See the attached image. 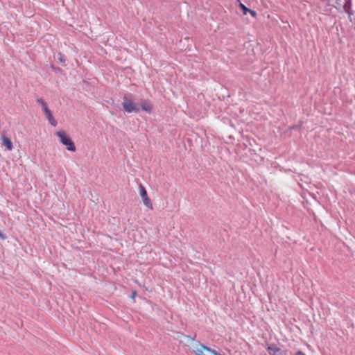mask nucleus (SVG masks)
Segmentation results:
<instances>
[{
	"label": "nucleus",
	"instance_id": "nucleus-9",
	"mask_svg": "<svg viewBox=\"0 0 355 355\" xmlns=\"http://www.w3.org/2000/svg\"><path fill=\"white\" fill-rule=\"evenodd\" d=\"M144 204L148 208L153 209V205L151 203L150 199L147 196L145 198H142Z\"/></svg>",
	"mask_w": 355,
	"mask_h": 355
},
{
	"label": "nucleus",
	"instance_id": "nucleus-17",
	"mask_svg": "<svg viewBox=\"0 0 355 355\" xmlns=\"http://www.w3.org/2000/svg\"><path fill=\"white\" fill-rule=\"evenodd\" d=\"M0 237L2 238V239H4V237L3 236L2 234L0 232Z\"/></svg>",
	"mask_w": 355,
	"mask_h": 355
},
{
	"label": "nucleus",
	"instance_id": "nucleus-14",
	"mask_svg": "<svg viewBox=\"0 0 355 355\" xmlns=\"http://www.w3.org/2000/svg\"><path fill=\"white\" fill-rule=\"evenodd\" d=\"M295 355H306L304 352H302V351H297Z\"/></svg>",
	"mask_w": 355,
	"mask_h": 355
},
{
	"label": "nucleus",
	"instance_id": "nucleus-15",
	"mask_svg": "<svg viewBox=\"0 0 355 355\" xmlns=\"http://www.w3.org/2000/svg\"><path fill=\"white\" fill-rule=\"evenodd\" d=\"M196 337V334H195L193 336H189V338H191L192 340H194Z\"/></svg>",
	"mask_w": 355,
	"mask_h": 355
},
{
	"label": "nucleus",
	"instance_id": "nucleus-6",
	"mask_svg": "<svg viewBox=\"0 0 355 355\" xmlns=\"http://www.w3.org/2000/svg\"><path fill=\"white\" fill-rule=\"evenodd\" d=\"M342 6L343 7L345 12L348 13L349 15H351L353 14L352 11L351 10L352 3H351L350 0L345 1L344 3L342 5Z\"/></svg>",
	"mask_w": 355,
	"mask_h": 355
},
{
	"label": "nucleus",
	"instance_id": "nucleus-8",
	"mask_svg": "<svg viewBox=\"0 0 355 355\" xmlns=\"http://www.w3.org/2000/svg\"><path fill=\"white\" fill-rule=\"evenodd\" d=\"M3 145L6 147V148L9 150H11L13 148V145L11 140L6 137L2 138Z\"/></svg>",
	"mask_w": 355,
	"mask_h": 355
},
{
	"label": "nucleus",
	"instance_id": "nucleus-7",
	"mask_svg": "<svg viewBox=\"0 0 355 355\" xmlns=\"http://www.w3.org/2000/svg\"><path fill=\"white\" fill-rule=\"evenodd\" d=\"M37 103L39 105H41L44 114H45L46 112H49L50 110L49 109V107L47 106V104L44 101V99H42V98H39L37 99Z\"/></svg>",
	"mask_w": 355,
	"mask_h": 355
},
{
	"label": "nucleus",
	"instance_id": "nucleus-10",
	"mask_svg": "<svg viewBox=\"0 0 355 355\" xmlns=\"http://www.w3.org/2000/svg\"><path fill=\"white\" fill-rule=\"evenodd\" d=\"M139 193L141 198L148 196L147 191L142 184H139Z\"/></svg>",
	"mask_w": 355,
	"mask_h": 355
},
{
	"label": "nucleus",
	"instance_id": "nucleus-4",
	"mask_svg": "<svg viewBox=\"0 0 355 355\" xmlns=\"http://www.w3.org/2000/svg\"><path fill=\"white\" fill-rule=\"evenodd\" d=\"M140 105V110L141 109L147 112H150L153 108L151 103L147 100H142Z\"/></svg>",
	"mask_w": 355,
	"mask_h": 355
},
{
	"label": "nucleus",
	"instance_id": "nucleus-16",
	"mask_svg": "<svg viewBox=\"0 0 355 355\" xmlns=\"http://www.w3.org/2000/svg\"><path fill=\"white\" fill-rule=\"evenodd\" d=\"M136 295V291H134L131 295V297L132 298H134L135 297V295Z\"/></svg>",
	"mask_w": 355,
	"mask_h": 355
},
{
	"label": "nucleus",
	"instance_id": "nucleus-3",
	"mask_svg": "<svg viewBox=\"0 0 355 355\" xmlns=\"http://www.w3.org/2000/svg\"><path fill=\"white\" fill-rule=\"evenodd\" d=\"M268 352L270 355H284V352L278 347L275 344L268 345L267 347Z\"/></svg>",
	"mask_w": 355,
	"mask_h": 355
},
{
	"label": "nucleus",
	"instance_id": "nucleus-1",
	"mask_svg": "<svg viewBox=\"0 0 355 355\" xmlns=\"http://www.w3.org/2000/svg\"><path fill=\"white\" fill-rule=\"evenodd\" d=\"M123 100V107L128 113H137L140 111V107L133 102L132 95L131 94H125Z\"/></svg>",
	"mask_w": 355,
	"mask_h": 355
},
{
	"label": "nucleus",
	"instance_id": "nucleus-11",
	"mask_svg": "<svg viewBox=\"0 0 355 355\" xmlns=\"http://www.w3.org/2000/svg\"><path fill=\"white\" fill-rule=\"evenodd\" d=\"M238 1L239 2V7L242 9L243 15H247L248 11H250V9L243 4L239 0H238Z\"/></svg>",
	"mask_w": 355,
	"mask_h": 355
},
{
	"label": "nucleus",
	"instance_id": "nucleus-12",
	"mask_svg": "<svg viewBox=\"0 0 355 355\" xmlns=\"http://www.w3.org/2000/svg\"><path fill=\"white\" fill-rule=\"evenodd\" d=\"M59 60L61 62L64 63L66 61V58L62 54H59Z\"/></svg>",
	"mask_w": 355,
	"mask_h": 355
},
{
	"label": "nucleus",
	"instance_id": "nucleus-5",
	"mask_svg": "<svg viewBox=\"0 0 355 355\" xmlns=\"http://www.w3.org/2000/svg\"><path fill=\"white\" fill-rule=\"evenodd\" d=\"M46 118L47 119V120L49 121V123L52 125V126H56L57 125V121L54 119L52 113H51V111L49 110V112H46L44 114Z\"/></svg>",
	"mask_w": 355,
	"mask_h": 355
},
{
	"label": "nucleus",
	"instance_id": "nucleus-2",
	"mask_svg": "<svg viewBox=\"0 0 355 355\" xmlns=\"http://www.w3.org/2000/svg\"><path fill=\"white\" fill-rule=\"evenodd\" d=\"M56 135L60 139V143L67 147L69 151H75L76 146L71 139L67 135L64 131L60 130L56 132Z\"/></svg>",
	"mask_w": 355,
	"mask_h": 355
},
{
	"label": "nucleus",
	"instance_id": "nucleus-13",
	"mask_svg": "<svg viewBox=\"0 0 355 355\" xmlns=\"http://www.w3.org/2000/svg\"><path fill=\"white\" fill-rule=\"evenodd\" d=\"M248 12L254 17H255L257 16V12L256 11L254 10H250V11H248Z\"/></svg>",
	"mask_w": 355,
	"mask_h": 355
}]
</instances>
